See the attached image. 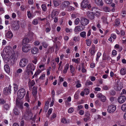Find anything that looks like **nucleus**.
Returning a JSON list of instances; mask_svg holds the SVG:
<instances>
[{
	"label": "nucleus",
	"mask_w": 126,
	"mask_h": 126,
	"mask_svg": "<svg viewBox=\"0 0 126 126\" xmlns=\"http://www.w3.org/2000/svg\"><path fill=\"white\" fill-rule=\"evenodd\" d=\"M26 94L25 90L23 88L19 89L17 93V96L18 99H21L24 97Z\"/></svg>",
	"instance_id": "1"
},
{
	"label": "nucleus",
	"mask_w": 126,
	"mask_h": 126,
	"mask_svg": "<svg viewBox=\"0 0 126 126\" xmlns=\"http://www.w3.org/2000/svg\"><path fill=\"white\" fill-rule=\"evenodd\" d=\"M89 4V1L88 0H83L81 3V6L82 8H86L87 7L88 9L90 8L91 6Z\"/></svg>",
	"instance_id": "2"
},
{
	"label": "nucleus",
	"mask_w": 126,
	"mask_h": 126,
	"mask_svg": "<svg viewBox=\"0 0 126 126\" xmlns=\"http://www.w3.org/2000/svg\"><path fill=\"white\" fill-rule=\"evenodd\" d=\"M35 69V67L34 64L32 63H31L27 66L26 71V72H29L30 70H34Z\"/></svg>",
	"instance_id": "3"
},
{
	"label": "nucleus",
	"mask_w": 126,
	"mask_h": 126,
	"mask_svg": "<svg viewBox=\"0 0 126 126\" xmlns=\"http://www.w3.org/2000/svg\"><path fill=\"white\" fill-rule=\"evenodd\" d=\"M115 89L117 91H120L123 88V84L120 81H117L115 86Z\"/></svg>",
	"instance_id": "4"
},
{
	"label": "nucleus",
	"mask_w": 126,
	"mask_h": 126,
	"mask_svg": "<svg viewBox=\"0 0 126 126\" xmlns=\"http://www.w3.org/2000/svg\"><path fill=\"white\" fill-rule=\"evenodd\" d=\"M31 47L28 44L25 45H24L22 47V49L23 51L25 53L29 52L31 50Z\"/></svg>",
	"instance_id": "5"
},
{
	"label": "nucleus",
	"mask_w": 126,
	"mask_h": 126,
	"mask_svg": "<svg viewBox=\"0 0 126 126\" xmlns=\"http://www.w3.org/2000/svg\"><path fill=\"white\" fill-rule=\"evenodd\" d=\"M27 59L25 58H23L21 59L19 63L20 66L22 67L25 66L28 63Z\"/></svg>",
	"instance_id": "6"
},
{
	"label": "nucleus",
	"mask_w": 126,
	"mask_h": 126,
	"mask_svg": "<svg viewBox=\"0 0 126 126\" xmlns=\"http://www.w3.org/2000/svg\"><path fill=\"white\" fill-rule=\"evenodd\" d=\"M89 21L85 17H81L80 19V23L83 26H85L88 24Z\"/></svg>",
	"instance_id": "7"
},
{
	"label": "nucleus",
	"mask_w": 126,
	"mask_h": 126,
	"mask_svg": "<svg viewBox=\"0 0 126 126\" xmlns=\"http://www.w3.org/2000/svg\"><path fill=\"white\" fill-rule=\"evenodd\" d=\"M16 104L17 106L21 110L23 109V103L19 99H16Z\"/></svg>",
	"instance_id": "8"
},
{
	"label": "nucleus",
	"mask_w": 126,
	"mask_h": 126,
	"mask_svg": "<svg viewBox=\"0 0 126 126\" xmlns=\"http://www.w3.org/2000/svg\"><path fill=\"white\" fill-rule=\"evenodd\" d=\"M116 107L113 105H111L108 107L107 110L108 111L111 113H113L115 110Z\"/></svg>",
	"instance_id": "9"
},
{
	"label": "nucleus",
	"mask_w": 126,
	"mask_h": 126,
	"mask_svg": "<svg viewBox=\"0 0 126 126\" xmlns=\"http://www.w3.org/2000/svg\"><path fill=\"white\" fill-rule=\"evenodd\" d=\"M126 100V97L124 95L121 96L118 99V102L122 104Z\"/></svg>",
	"instance_id": "10"
},
{
	"label": "nucleus",
	"mask_w": 126,
	"mask_h": 126,
	"mask_svg": "<svg viewBox=\"0 0 126 126\" xmlns=\"http://www.w3.org/2000/svg\"><path fill=\"white\" fill-rule=\"evenodd\" d=\"M11 86L10 85H9V87H6L4 88V92L6 95H7L11 93Z\"/></svg>",
	"instance_id": "11"
},
{
	"label": "nucleus",
	"mask_w": 126,
	"mask_h": 126,
	"mask_svg": "<svg viewBox=\"0 0 126 126\" xmlns=\"http://www.w3.org/2000/svg\"><path fill=\"white\" fill-rule=\"evenodd\" d=\"M87 15L89 18L91 20L93 19L94 18L95 15L93 14L92 12L89 11H88L87 13Z\"/></svg>",
	"instance_id": "12"
},
{
	"label": "nucleus",
	"mask_w": 126,
	"mask_h": 126,
	"mask_svg": "<svg viewBox=\"0 0 126 126\" xmlns=\"http://www.w3.org/2000/svg\"><path fill=\"white\" fill-rule=\"evenodd\" d=\"M12 26L15 30L18 29L19 28V25L17 21L14 22Z\"/></svg>",
	"instance_id": "13"
},
{
	"label": "nucleus",
	"mask_w": 126,
	"mask_h": 126,
	"mask_svg": "<svg viewBox=\"0 0 126 126\" xmlns=\"http://www.w3.org/2000/svg\"><path fill=\"white\" fill-rule=\"evenodd\" d=\"M85 117L83 119V120L85 122H87V121L90 119V114L88 111L85 112Z\"/></svg>",
	"instance_id": "14"
},
{
	"label": "nucleus",
	"mask_w": 126,
	"mask_h": 126,
	"mask_svg": "<svg viewBox=\"0 0 126 126\" xmlns=\"http://www.w3.org/2000/svg\"><path fill=\"white\" fill-rule=\"evenodd\" d=\"M58 15V13L57 11H53L51 14V16L52 18H54L55 17H56Z\"/></svg>",
	"instance_id": "15"
},
{
	"label": "nucleus",
	"mask_w": 126,
	"mask_h": 126,
	"mask_svg": "<svg viewBox=\"0 0 126 126\" xmlns=\"http://www.w3.org/2000/svg\"><path fill=\"white\" fill-rule=\"evenodd\" d=\"M31 52L33 54H36L38 53V49L36 47L33 48L31 49Z\"/></svg>",
	"instance_id": "16"
},
{
	"label": "nucleus",
	"mask_w": 126,
	"mask_h": 126,
	"mask_svg": "<svg viewBox=\"0 0 126 126\" xmlns=\"http://www.w3.org/2000/svg\"><path fill=\"white\" fill-rule=\"evenodd\" d=\"M14 113L16 115H19L20 112L18 109L15 108L13 110Z\"/></svg>",
	"instance_id": "17"
},
{
	"label": "nucleus",
	"mask_w": 126,
	"mask_h": 126,
	"mask_svg": "<svg viewBox=\"0 0 126 126\" xmlns=\"http://www.w3.org/2000/svg\"><path fill=\"white\" fill-rule=\"evenodd\" d=\"M6 36L7 38H11L13 36V34L11 32L9 31L6 34Z\"/></svg>",
	"instance_id": "18"
},
{
	"label": "nucleus",
	"mask_w": 126,
	"mask_h": 126,
	"mask_svg": "<svg viewBox=\"0 0 126 126\" xmlns=\"http://www.w3.org/2000/svg\"><path fill=\"white\" fill-rule=\"evenodd\" d=\"M96 3L98 5L102 6L103 5V3L102 0H95Z\"/></svg>",
	"instance_id": "19"
},
{
	"label": "nucleus",
	"mask_w": 126,
	"mask_h": 126,
	"mask_svg": "<svg viewBox=\"0 0 126 126\" xmlns=\"http://www.w3.org/2000/svg\"><path fill=\"white\" fill-rule=\"evenodd\" d=\"M92 12L94 15L98 11H99V9L96 7H93L92 9Z\"/></svg>",
	"instance_id": "20"
},
{
	"label": "nucleus",
	"mask_w": 126,
	"mask_h": 126,
	"mask_svg": "<svg viewBox=\"0 0 126 126\" xmlns=\"http://www.w3.org/2000/svg\"><path fill=\"white\" fill-rule=\"evenodd\" d=\"M4 69L6 72L8 73L10 72V69L9 66L7 64H5L4 66Z\"/></svg>",
	"instance_id": "21"
},
{
	"label": "nucleus",
	"mask_w": 126,
	"mask_h": 126,
	"mask_svg": "<svg viewBox=\"0 0 126 126\" xmlns=\"http://www.w3.org/2000/svg\"><path fill=\"white\" fill-rule=\"evenodd\" d=\"M37 88L34 86L33 88L32 94L34 96H35L37 93Z\"/></svg>",
	"instance_id": "22"
},
{
	"label": "nucleus",
	"mask_w": 126,
	"mask_h": 126,
	"mask_svg": "<svg viewBox=\"0 0 126 126\" xmlns=\"http://www.w3.org/2000/svg\"><path fill=\"white\" fill-rule=\"evenodd\" d=\"M29 42V39L27 38H25L22 41V45L27 44Z\"/></svg>",
	"instance_id": "23"
},
{
	"label": "nucleus",
	"mask_w": 126,
	"mask_h": 126,
	"mask_svg": "<svg viewBox=\"0 0 126 126\" xmlns=\"http://www.w3.org/2000/svg\"><path fill=\"white\" fill-rule=\"evenodd\" d=\"M120 73L122 75H124L126 73V69L125 68H122L120 70Z\"/></svg>",
	"instance_id": "24"
},
{
	"label": "nucleus",
	"mask_w": 126,
	"mask_h": 126,
	"mask_svg": "<svg viewBox=\"0 0 126 126\" xmlns=\"http://www.w3.org/2000/svg\"><path fill=\"white\" fill-rule=\"evenodd\" d=\"M80 26H78L76 27L74 29V31L75 32H78L81 31V29L80 28Z\"/></svg>",
	"instance_id": "25"
},
{
	"label": "nucleus",
	"mask_w": 126,
	"mask_h": 126,
	"mask_svg": "<svg viewBox=\"0 0 126 126\" xmlns=\"http://www.w3.org/2000/svg\"><path fill=\"white\" fill-rule=\"evenodd\" d=\"M62 4L64 7H66L69 4V2L68 1H65L63 2Z\"/></svg>",
	"instance_id": "26"
},
{
	"label": "nucleus",
	"mask_w": 126,
	"mask_h": 126,
	"mask_svg": "<svg viewBox=\"0 0 126 126\" xmlns=\"http://www.w3.org/2000/svg\"><path fill=\"white\" fill-rule=\"evenodd\" d=\"M69 67V65L68 64H66L65 67L63 71V72L64 73H66L67 70Z\"/></svg>",
	"instance_id": "27"
},
{
	"label": "nucleus",
	"mask_w": 126,
	"mask_h": 126,
	"mask_svg": "<svg viewBox=\"0 0 126 126\" xmlns=\"http://www.w3.org/2000/svg\"><path fill=\"white\" fill-rule=\"evenodd\" d=\"M121 108L122 111H126V104L123 105L121 107Z\"/></svg>",
	"instance_id": "28"
},
{
	"label": "nucleus",
	"mask_w": 126,
	"mask_h": 126,
	"mask_svg": "<svg viewBox=\"0 0 126 126\" xmlns=\"http://www.w3.org/2000/svg\"><path fill=\"white\" fill-rule=\"evenodd\" d=\"M104 11L106 12H109L110 11V9L108 7L105 6L103 8Z\"/></svg>",
	"instance_id": "29"
},
{
	"label": "nucleus",
	"mask_w": 126,
	"mask_h": 126,
	"mask_svg": "<svg viewBox=\"0 0 126 126\" xmlns=\"http://www.w3.org/2000/svg\"><path fill=\"white\" fill-rule=\"evenodd\" d=\"M53 3L54 6L56 7L58 6L59 4L58 0H53Z\"/></svg>",
	"instance_id": "30"
},
{
	"label": "nucleus",
	"mask_w": 126,
	"mask_h": 126,
	"mask_svg": "<svg viewBox=\"0 0 126 126\" xmlns=\"http://www.w3.org/2000/svg\"><path fill=\"white\" fill-rule=\"evenodd\" d=\"M35 84V82L33 80H32V81L30 82L29 81V85L30 87H32Z\"/></svg>",
	"instance_id": "31"
},
{
	"label": "nucleus",
	"mask_w": 126,
	"mask_h": 126,
	"mask_svg": "<svg viewBox=\"0 0 126 126\" xmlns=\"http://www.w3.org/2000/svg\"><path fill=\"white\" fill-rule=\"evenodd\" d=\"M14 93H15L18 90V86L16 84H14Z\"/></svg>",
	"instance_id": "32"
},
{
	"label": "nucleus",
	"mask_w": 126,
	"mask_h": 126,
	"mask_svg": "<svg viewBox=\"0 0 126 126\" xmlns=\"http://www.w3.org/2000/svg\"><path fill=\"white\" fill-rule=\"evenodd\" d=\"M86 44L87 45L89 46L91 44V41L89 39H88L86 40Z\"/></svg>",
	"instance_id": "33"
},
{
	"label": "nucleus",
	"mask_w": 126,
	"mask_h": 126,
	"mask_svg": "<svg viewBox=\"0 0 126 126\" xmlns=\"http://www.w3.org/2000/svg\"><path fill=\"white\" fill-rule=\"evenodd\" d=\"M115 25L117 26L119 25L120 24V22L119 21V19L118 18L116 19L115 20Z\"/></svg>",
	"instance_id": "34"
},
{
	"label": "nucleus",
	"mask_w": 126,
	"mask_h": 126,
	"mask_svg": "<svg viewBox=\"0 0 126 126\" xmlns=\"http://www.w3.org/2000/svg\"><path fill=\"white\" fill-rule=\"evenodd\" d=\"M80 35L81 37H84L86 36V32H83L80 33Z\"/></svg>",
	"instance_id": "35"
},
{
	"label": "nucleus",
	"mask_w": 126,
	"mask_h": 126,
	"mask_svg": "<svg viewBox=\"0 0 126 126\" xmlns=\"http://www.w3.org/2000/svg\"><path fill=\"white\" fill-rule=\"evenodd\" d=\"M84 92L85 94L87 95L89 93V90L87 89H85L84 90Z\"/></svg>",
	"instance_id": "36"
},
{
	"label": "nucleus",
	"mask_w": 126,
	"mask_h": 126,
	"mask_svg": "<svg viewBox=\"0 0 126 126\" xmlns=\"http://www.w3.org/2000/svg\"><path fill=\"white\" fill-rule=\"evenodd\" d=\"M101 98V101L103 102L105 101L106 99V97L104 96H102Z\"/></svg>",
	"instance_id": "37"
},
{
	"label": "nucleus",
	"mask_w": 126,
	"mask_h": 126,
	"mask_svg": "<svg viewBox=\"0 0 126 126\" xmlns=\"http://www.w3.org/2000/svg\"><path fill=\"white\" fill-rule=\"evenodd\" d=\"M82 71L83 73H84L86 71V69L84 68V64L82 63Z\"/></svg>",
	"instance_id": "38"
},
{
	"label": "nucleus",
	"mask_w": 126,
	"mask_h": 126,
	"mask_svg": "<svg viewBox=\"0 0 126 126\" xmlns=\"http://www.w3.org/2000/svg\"><path fill=\"white\" fill-rule=\"evenodd\" d=\"M42 8L43 10L44 11H46V5L45 4H43L42 5Z\"/></svg>",
	"instance_id": "39"
},
{
	"label": "nucleus",
	"mask_w": 126,
	"mask_h": 126,
	"mask_svg": "<svg viewBox=\"0 0 126 126\" xmlns=\"http://www.w3.org/2000/svg\"><path fill=\"white\" fill-rule=\"evenodd\" d=\"M38 23V22L37 19H35L33 20L32 22V23L34 25H36Z\"/></svg>",
	"instance_id": "40"
},
{
	"label": "nucleus",
	"mask_w": 126,
	"mask_h": 126,
	"mask_svg": "<svg viewBox=\"0 0 126 126\" xmlns=\"http://www.w3.org/2000/svg\"><path fill=\"white\" fill-rule=\"evenodd\" d=\"M52 111V109H49L48 111V116H47V117H48L50 114L51 113Z\"/></svg>",
	"instance_id": "41"
},
{
	"label": "nucleus",
	"mask_w": 126,
	"mask_h": 126,
	"mask_svg": "<svg viewBox=\"0 0 126 126\" xmlns=\"http://www.w3.org/2000/svg\"><path fill=\"white\" fill-rule=\"evenodd\" d=\"M101 55V53L100 52H98L97 53V58L96 59V60L97 61H98V58L100 57Z\"/></svg>",
	"instance_id": "42"
},
{
	"label": "nucleus",
	"mask_w": 126,
	"mask_h": 126,
	"mask_svg": "<svg viewBox=\"0 0 126 126\" xmlns=\"http://www.w3.org/2000/svg\"><path fill=\"white\" fill-rule=\"evenodd\" d=\"M92 84L93 83L91 81H87V82L85 84V85L86 86H88L90 85H92Z\"/></svg>",
	"instance_id": "43"
},
{
	"label": "nucleus",
	"mask_w": 126,
	"mask_h": 126,
	"mask_svg": "<svg viewBox=\"0 0 126 126\" xmlns=\"http://www.w3.org/2000/svg\"><path fill=\"white\" fill-rule=\"evenodd\" d=\"M105 0L107 3L109 4H111L112 2V0Z\"/></svg>",
	"instance_id": "44"
},
{
	"label": "nucleus",
	"mask_w": 126,
	"mask_h": 126,
	"mask_svg": "<svg viewBox=\"0 0 126 126\" xmlns=\"http://www.w3.org/2000/svg\"><path fill=\"white\" fill-rule=\"evenodd\" d=\"M61 122L64 123H67V121L66 119L64 118H63L61 120Z\"/></svg>",
	"instance_id": "45"
},
{
	"label": "nucleus",
	"mask_w": 126,
	"mask_h": 126,
	"mask_svg": "<svg viewBox=\"0 0 126 126\" xmlns=\"http://www.w3.org/2000/svg\"><path fill=\"white\" fill-rule=\"evenodd\" d=\"M80 20L79 18H77L75 21V24L77 25L78 24Z\"/></svg>",
	"instance_id": "46"
},
{
	"label": "nucleus",
	"mask_w": 126,
	"mask_h": 126,
	"mask_svg": "<svg viewBox=\"0 0 126 126\" xmlns=\"http://www.w3.org/2000/svg\"><path fill=\"white\" fill-rule=\"evenodd\" d=\"M123 94H126V91L124 89H123V90L122 92L121 93L120 95H123Z\"/></svg>",
	"instance_id": "47"
},
{
	"label": "nucleus",
	"mask_w": 126,
	"mask_h": 126,
	"mask_svg": "<svg viewBox=\"0 0 126 126\" xmlns=\"http://www.w3.org/2000/svg\"><path fill=\"white\" fill-rule=\"evenodd\" d=\"M74 111V109L73 108H70L68 110V112L69 113H72Z\"/></svg>",
	"instance_id": "48"
},
{
	"label": "nucleus",
	"mask_w": 126,
	"mask_h": 126,
	"mask_svg": "<svg viewBox=\"0 0 126 126\" xmlns=\"http://www.w3.org/2000/svg\"><path fill=\"white\" fill-rule=\"evenodd\" d=\"M4 108L6 110H7L8 109H9V105L8 104L5 105L4 106Z\"/></svg>",
	"instance_id": "49"
},
{
	"label": "nucleus",
	"mask_w": 126,
	"mask_h": 126,
	"mask_svg": "<svg viewBox=\"0 0 126 126\" xmlns=\"http://www.w3.org/2000/svg\"><path fill=\"white\" fill-rule=\"evenodd\" d=\"M43 46L45 48H46L47 47L48 45L46 42H45L43 43Z\"/></svg>",
	"instance_id": "50"
},
{
	"label": "nucleus",
	"mask_w": 126,
	"mask_h": 126,
	"mask_svg": "<svg viewBox=\"0 0 126 126\" xmlns=\"http://www.w3.org/2000/svg\"><path fill=\"white\" fill-rule=\"evenodd\" d=\"M0 103L1 104H3L5 103V101L3 99H0Z\"/></svg>",
	"instance_id": "51"
},
{
	"label": "nucleus",
	"mask_w": 126,
	"mask_h": 126,
	"mask_svg": "<svg viewBox=\"0 0 126 126\" xmlns=\"http://www.w3.org/2000/svg\"><path fill=\"white\" fill-rule=\"evenodd\" d=\"M110 94L112 95H114L115 94V92L114 91L112 90L110 92Z\"/></svg>",
	"instance_id": "52"
},
{
	"label": "nucleus",
	"mask_w": 126,
	"mask_h": 126,
	"mask_svg": "<svg viewBox=\"0 0 126 126\" xmlns=\"http://www.w3.org/2000/svg\"><path fill=\"white\" fill-rule=\"evenodd\" d=\"M56 117V115L55 113H53V115L51 117V120H52L54 118Z\"/></svg>",
	"instance_id": "53"
},
{
	"label": "nucleus",
	"mask_w": 126,
	"mask_h": 126,
	"mask_svg": "<svg viewBox=\"0 0 126 126\" xmlns=\"http://www.w3.org/2000/svg\"><path fill=\"white\" fill-rule=\"evenodd\" d=\"M72 61L73 62H75L77 63L79 61L77 59H72Z\"/></svg>",
	"instance_id": "54"
},
{
	"label": "nucleus",
	"mask_w": 126,
	"mask_h": 126,
	"mask_svg": "<svg viewBox=\"0 0 126 126\" xmlns=\"http://www.w3.org/2000/svg\"><path fill=\"white\" fill-rule=\"evenodd\" d=\"M51 65L53 68L54 69L55 68L56 64L55 63H54V62H52L51 64Z\"/></svg>",
	"instance_id": "55"
},
{
	"label": "nucleus",
	"mask_w": 126,
	"mask_h": 126,
	"mask_svg": "<svg viewBox=\"0 0 126 126\" xmlns=\"http://www.w3.org/2000/svg\"><path fill=\"white\" fill-rule=\"evenodd\" d=\"M22 72V70L20 68H19L17 71L16 72L18 73H20Z\"/></svg>",
	"instance_id": "56"
},
{
	"label": "nucleus",
	"mask_w": 126,
	"mask_h": 126,
	"mask_svg": "<svg viewBox=\"0 0 126 126\" xmlns=\"http://www.w3.org/2000/svg\"><path fill=\"white\" fill-rule=\"evenodd\" d=\"M111 37H112L113 39H115L116 37L115 34H112L111 35Z\"/></svg>",
	"instance_id": "57"
},
{
	"label": "nucleus",
	"mask_w": 126,
	"mask_h": 126,
	"mask_svg": "<svg viewBox=\"0 0 126 126\" xmlns=\"http://www.w3.org/2000/svg\"><path fill=\"white\" fill-rule=\"evenodd\" d=\"M84 111L83 110H81L79 112L80 114L81 115H83L84 113Z\"/></svg>",
	"instance_id": "58"
},
{
	"label": "nucleus",
	"mask_w": 126,
	"mask_h": 126,
	"mask_svg": "<svg viewBox=\"0 0 126 126\" xmlns=\"http://www.w3.org/2000/svg\"><path fill=\"white\" fill-rule=\"evenodd\" d=\"M27 15L29 18H30L31 17V15L30 11L28 12H27Z\"/></svg>",
	"instance_id": "59"
},
{
	"label": "nucleus",
	"mask_w": 126,
	"mask_h": 126,
	"mask_svg": "<svg viewBox=\"0 0 126 126\" xmlns=\"http://www.w3.org/2000/svg\"><path fill=\"white\" fill-rule=\"evenodd\" d=\"M91 50L95 52V46L94 45L92 46V48H91Z\"/></svg>",
	"instance_id": "60"
},
{
	"label": "nucleus",
	"mask_w": 126,
	"mask_h": 126,
	"mask_svg": "<svg viewBox=\"0 0 126 126\" xmlns=\"http://www.w3.org/2000/svg\"><path fill=\"white\" fill-rule=\"evenodd\" d=\"M40 70H38L36 72L35 74V75H36V76L37 75H38L40 73Z\"/></svg>",
	"instance_id": "61"
},
{
	"label": "nucleus",
	"mask_w": 126,
	"mask_h": 126,
	"mask_svg": "<svg viewBox=\"0 0 126 126\" xmlns=\"http://www.w3.org/2000/svg\"><path fill=\"white\" fill-rule=\"evenodd\" d=\"M37 59L36 58L34 59V60L32 61V62L35 64H36L37 62Z\"/></svg>",
	"instance_id": "62"
},
{
	"label": "nucleus",
	"mask_w": 126,
	"mask_h": 126,
	"mask_svg": "<svg viewBox=\"0 0 126 126\" xmlns=\"http://www.w3.org/2000/svg\"><path fill=\"white\" fill-rule=\"evenodd\" d=\"M112 54L114 55H115L116 54V52L115 50H113L112 52Z\"/></svg>",
	"instance_id": "63"
},
{
	"label": "nucleus",
	"mask_w": 126,
	"mask_h": 126,
	"mask_svg": "<svg viewBox=\"0 0 126 126\" xmlns=\"http://www.w3.org/2000/svg\"><path fill=\"white\" fill-rule=\"evenodd\" d=\"M28 3L29 4H32L33 3V1L32 0H29Z\"/></svg>",
	"instance_id": "64"
}]
</instances>
